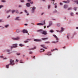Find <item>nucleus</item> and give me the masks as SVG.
I'll return each instance as SVG.
<instances>
[{
    "instance_id": "obj_1",
    "label": "nucleus",
    "mask_w": 78,
    "mask_h": 78,
    "mask_svg": "<svg viewBox=\"0 0 78 78\" xmlns=\"http://www.w3.org/2000/svg\"><path fill=\"white\" fill-rule=\"evenodd\" d=\"M10 64H8L7 65H6V68H7V69L9 68V65H12H12L15 64L14 60L11 59L10 60Z\"/></svg>"
},
{
    "instance_id": "obj_2",
    "label": "nucleus",
    "mask_w": 78,
    "mask_h": 78,
    "mask_svg": "<svg viewBox=\"0 0 78 78\" xmlns=\"http://www.w3.org/2000/svg\"><path fill=\"white\" fill-rule=\"evenodd\" d=\"M37 31H39L40 32V33L43 34H44V35H46L47 34V31H45L43 30H38Z\"/></svg>"
},
{
    "instance_id": "obj_3",
    "label": "nucleus",
    "mask_w": 78,
    "mask_h": 78,
    "mask_svg": "<svg viewBox=\"0 0 78 78\" xmlns=\"http://www.w3.org/2000/svg\"><path fill=\"white\" fill-rule=\"evenodd\" d=\"M45 21L44 20V23H37V25H39V26H41L42 25H45Z\"/></svg>"
},
{
    "instance_id": "obj_4",
    "label": "nucleus",
    "mask_w": 78,
    "mask_h": 78,
    "mask_svg": "<svg viewBox=\"0 0 78 78\" xmlns=\"http://www.w3.org/2000/svg\"><path fill=\"white\" fill-rule=\"evenodd\" d=\"M13 46H11V49H12V48H16V47H17V44H14L13 45Z\"/></svg>"
},
{
    "instance_id": "obj_5",
    "label": "nucleus",
    "mask_w": 78,
    "mask_h": 78,
    "mask_svg": "<svg viewBox=\"0 0 78 78\" xmlns=\"http://www.w3.org/2000/svg\"><path fill=\"white\" fill-rule=\"evenodd\" d=\"M23 33H27V34H28V32L27 30L24 29L23 30Z\"/></svg>"
},
{
    "instance_id": "obj_6",
    "label": "nucleus",
    "mask_w": 78,
    "mask_h": 78,
    "mask_svg": "<svg viewBox=\"0 0 78 78\" xmlns=\"http://www.w3.org/2000/svg\"><path fill=\"white\" fill-rule=\"evenodd\" d=\"M61 28V30L59 31V30H56V31H57V32H59L60 33H61V32H62V31H64L63 28L62 27Z\"/></svg>"
},
{
    "instance_id": "obj_7",
    "label": "nucleus",
    "mask_w": 78,
    "mask_h": 78,
    "mask_svg": "<svg viewBox=\"0 0 78 78\" xmlns=\"http://www.w3.org/2000/svg\"><path fill=\"white\" fill-rule=\"evenodd\" d=\"M19 39H20V37H18L16 38H12V39H13V40H18Z\"/></svg>"
},
{
    "instance_id": "obj_8",
    "label": "nucleus",
    "mask_w": 78,
    "mask_h": 78,
    "mask_svg": "<svg viewBox=\"0 0 78 78\" xmlns=\"http://www.w3.org/2000/svg\"><path fill=\"white\" fill-rule=\"evenodd\" d=\"M36 10V7H33L32 8V13H33V12H34V11L35 10Z\"/></svg>"
},
{
    "instance_id": "obj_9",
    "label": "nucleus",
    "mask_w": 78,
    "mask_h": 78,
    "mask_svg": "<svg viewBox=\"0 0 78 78\" xmlns=\"http://www.w3.org/2000/svg\"><path fill=\"white\" fill-rule=\"evenodd\" d=\"M34 41L36 42H41L42 41L41 39H34Z\"/></svg>"
},
{
    "instance_id": "obj_10",
    "label": "nucleus",
    "mask_w": 78,
    "mask_h": 78,
    "mask_svg": "<svg viewBox=\"0 0 78 78\" xmlns=\"http://www.w3.org/2000/svg\"><path fill=\"white\" fill-rule=\"evenodd\" d=\"M26 5L27 7H30L31 6V5L29 3H27L26 4Z\"/></svg>"
},
{
    "instance_id": "obj_11",
    "label": "nucleus",
    "mask_w": 78,
    "mask_h": 78,
    "mask_svg": "<svg viewBox=\"0 0 78 78\" xmlns=\"http://www.w3.org/2000/svg\"><path fill=\"white\" fill-rule=\"evenodd\" d=\"M41 47H43V48H45V49H47V48H45V45L44 44L41 45Z\"/></svg>"
},
{
    "instance_id": "obj_12",
    "label": "nucleus",
    "mask_w": 78,
    "mask_h": 78,
    "mask_svg": "<svg viewBox=\"0 0 78 78\" xmlns=\"http://www.w3.org/2000/svg\"><path fill=\"white\" fill-rule=\"evenodd\" d=\"M53 36H54V37H55V38H56V40H59V39L58 38V37H57V36H56V35H53Z\"/></svg>"
},
{
    "instance_id": "obj_13",
    "label": "nucleus",
    "mask_w": 78,
    "mask_h": 78,
    "mask_svg": "<svg viewBox=\"0 0 78 78\" xmlns=\"http://www.w3.org/2000/svg\"><path fill=\"white\" fill-rule=\"evenodd\" d=\"M55 50H58V48H55V49H53L51 50V51H55Z\"/></svg>"
},
{
    "instance_id": "obj_14",
    "label": "nucleus",
    "mask_w": 78,
    "mask_h": 78,
    "mask_svg": "<svg viewBox=\"0 0 78 78\" xmlns=\"http://www.w3.org/2000/svg\"><path fill=\"white\" fill-rule=\"evenodd\" d=\"M53 24V23H52V21H50L49 23V25L50 26H51V25H52V24Z\"/></svg>"
},
{
    "instance_id": "obj_15",
    "label": "nucleus",
    "mask_w": 78,
    "mask_h": 78,
    "mask_svg": "<svg viewBox=\"0 0 78 78\" xmlns=\"http://www.w3.org/2000/svg\"><path fill=\"white\" fill-rule=\"evenodd\" d=\"M15 20H20V19H19V17H17Z\"/></svg>"
},
{
    "instance_id": "obj_16",
    "label": "nucleus",
    "mask_w": 78,
    "mask_h": 78,
    "mask_svg": "<svg viewBox=\"0 0 78 78\" xmlns=\"http://www.w3.org/2000/svg\"><path fill=\"white\" fill-rule=\"evenodd\" d=\"M36 47H34V48H32L31 49H29V50H34V49H36Z\"/></svg>"
},
{
    "instance_id": "obj_17",
    "label": "nucleus",
    "mask_w": 78,
    "mask_h": 78,
    "mask_svg": "<svg viewBox=\"0 0 78 78\" xmlns=\"http://www.w3.org/2000/svg\"><path fill=\"white\" fill-rule=\"evenodd\" d=\"M6 51L7 52H8L9 53H8V54H10L11 53L10 52V50L9 49H7L6 50Z\"/></svg>"
},
{
    "instance_id": "obj_18",
    "label": "nucleus",
    "mask_w": 78,
    "mask_h": 78,
    "mask_svg": "<svg viewBox=\"0 0 78 78\" xmlns=\"http://www.w3.org/2000/svg\"><path fill=\"white\" fill-rule=\"evenodd\" d=\"M48 37L45 38H42V40H43L44 41H45L46 39H48Z\"/></svg>"
},
{
    "instance_id": "obj_19",
    "label": "nucleus",
    "mask_w": 78,
    "mask_h": 78,
    "mask_svg": "<svg viewBox=\"0 0 78 78\" xmlns=\"http://www.w3.org/2000/svg\"><path fill=\"white\" fill-rule=\"evenodd\" d=\"M24 11H25V12L26 13H27V16H29V13H28V12H27V11L26 10H25Z\"/></svg>"
},
{
    "instance_id": "obj_20",
    "label": "nucleus",
    "mask_w": 78,
    "mask_h": 78,
    "mask_svg": "<svg viewBox=\"0 0 78 78\" xmlns=\"http://www.w3.org/2000/svg\"><path fill=\"white\" fill-rule=\"evenodd\" d=\"M67 7H68V6H67V5H65L64 6V8H67Z\"/></svg>"
},
{
    "instance_id": "obj_21",
    "label": "nucleus",
    "mask_w": 78,
    "mask_h": 78,
    "mask_svg": "<svg viewBox=\"0 0 78 78\" xmlns=\"http://www.w3.org/2000/svg\"><path fill=\"white\" fill-rule=\"evenodd\" d=\"M52 43H54V44H56V42H58V41H57L56 42H55V41H52Z\"/></svg>"
},
{
    "instance_id": "obj_22",
    "label": "nucleus",
    "mask_w": 78,
    "mask_h": 78,
    "mask_svg": "<svg viewBox=\"0 0 78 78\" xmlns=\"http://www.w3.org/2000/svg\"><path fill=\"white\" fill-rule=\"evenodd\" d=\"M11 10H8L6 11V13H9L10 12H11Z\"/></svg>"
},
{
    "instance_id": "obj_23",
    "label": "nucleus",
    "mask_w": 78,
    "mask_h": 78,
    "mask_svg": "<svg viewBox=\"0 0 78 78\" xmlns=\"http://www.w3.org/2000/svg\"><path fill=\"white\" fill-rule=\"evenodd\" d=\"M41 50H42V51H40V52H42V51H45V50H43V49L42 48L41 49Z\"/></svg>"
},
{
    "instance_id": "obj_24",
    "label": "nucleus",
    "mask_w": 78,
    "mask_h": 78,
    "mask_svg": "<svg viewBox=\"0 0 78 78\" xmlns=\"http://www.w3.org/2000/svg\"><path fill=\"white\" fill-rule=\"evenodd\" d=\"M20 46V47H23V46H24V45L22 44H20L19 45Z\"/></svg>"
},
{
    "instance_id": "obj_25",
    "label": "nucleus",
    "mask_w": 78,
    "mask_h": 78,
    "mask_svg": "<svg viewBox=\"0 0 78 78\" xmlns=\"http://www.w3.org/2000/svg\"><path fill=\"white\" fill-rule=\"evenodd\" d=\"M16 10H12V14H14L15 12H16Z\"/></svg>"
},
{
    "instance_id": "obj_26",
    "label": "nucleus",
    "mask_w": 78,
    "mask_h": 78,
    "mask_svg": "<svg viewBox=\"0 0 78 78\" xmlns=\"http://www.w3.org/2000/svg\"><path fill=\"white\" fill-rule=\"evenodd\" d=\"M69 0H68L67 2L63 1V2H64V3H69Z\"/></svg>"
},
{
    "instance_id": "obj_27",
    "label": "nucleus",
    "mask_w": 78,
    "mask_h": 78,
    "mask_svg": "<svg viewBox=\"0 0 78 78\" xmlns=\"http://www.w3.org/2000/svg\"><path fill=\"white\" fill-rule=\"evenodd\" d=\"M44 55H48V56H50V55H51V54H44Z\"/></svg>"
},
{
    "instance_id": "obj_28",
    "label": "nucleus",
    "mask_w": 78,
    "mask_h": 78,
    "mask_svg": "<svg viewBox=\"0 0 78 78\" xmlns=\"http://www.w3.org/2000/svg\"><path fill=\"white\" fill-rule=\"evenodd\" d=\"M9 27V25H7L5 26V28H8Z\"/></svg>"
},
{
    "instance_id": "obj_29",
    "label": "nucleus",
    "mask_w": 78,
    "mask_h": 78,
    "mask_svg": "<svg viewBox=\"0 0 78 78\" xmlns=\"http://www.w3.org/2000/svg\"><path fill=\"white\" fill-rule=\"evenodd\" d=\"M49 43H50V42L49 41H46L45 42V44H49Z\"/></svg>"
},
{
    "instance_id": "obj_30",
    "label": "nucleus",
    "mask_w": 78,
    "mask_h": 78,
    "mask_svg": "<svg viewBox=\"0 0 78 78\" xmlns=\"http://www.w3.org/2000/svg\"><path fill=\"white\" fill-rule=\"evenodd\" d=\"M16 32L17 33H19V32H20V30H19L17 29L16 30Z\"/></svg>"
},
{
    "instance_id": "obj_31",
    "label": "nucleus",
    "mask_w": 78,
    "mask_h": 78,
    "mask_svg": "<svg viewBox=\"0 0 78 78\" xmlns=\"http://www.w3.org/2000/svg\"><path fill=\"white\" fill-rule=\"evenodd\" d=\"M54 31L53 30H51L50 31V32H51V33H53V32H54Z\"/></svg>"
},
{
    "instance_id": "obj_32",
    "label": "nucleus",
    "mask_w": 78,
    "mask_h": 78,
    "mask_svg": "<svg viewBox=\"0 0 78 78\" xmlns=\"http://www.w3.org/2000/svg\"><path fill=\"white\" fill-rule=\"evenodd\" d=\"M1 2H6V1L4 0H2L1 1Z\"/></svg>"
},
{
    "instance_id": "obj_33",
    "label": "nucleus",
    "mask_w": 78,
    "mask_h": 78,
    "mask_svg": "<svg viewBox=\"0 0 78 78\" xmlns=\"http://www.w3.org/2000/svg\"><path fill=\"white\" fill-rule=\"evenodd\" d=\"M70 15H71V16H73V13H70Z\"/></svg>"
},
{
    "instance_id": "obj_34",
    "label": "nucleus",
    "mask_w": 78,
    "mask_h": 78,
    "mask_svg": "<svg viewBox=\"0 0 78 78\" xmlns=\"http://www.w3.org/2000/svg\"><path fill=\"white\" fill-rule=\"evenodd\" d=\"M74 10H75V11H76V8L74 7Z\"/></svg>"
},
{
    "instance_id": "obj_35",
    "label": "nucleus",
    "mask_w": 78,
    "mask_h": 78,
    "mask_svg": "<svg viewBox=\"0 0 78 78\" xmlns=\"http://www.w3.org/2000/svg\"><path fill=\"white\" fill-rule=\"evenodd\" d=\"M75 2H76V3L78 5V0L76 1H75Z\"/></svg>"
},
{
    "instance_id": "obj_36",
    "label": "nucleus",
    "mask_w": 78,
    "mask_h": 78,
    "mask_svg": "<svg viewBox=\"0 0 78 78\" xmlns=\"http://www.w3.org/2000/svg\"><path fill=\"white\" fill-rule=\"evenodd\" d=\"M16 55H20V53H16Z\"/></svg>"
},
{
    "instance_id": "obj_37",
    "label": "nucleus",
    "mask_w": 78,
    "mask_h": 78,
    "mask_svg": "<svg viewBox=\"0 0 78 78\" xmlns=\"http://www.w3.org/2000/svg\"><path fill=\"white\" fill-rule=\"evenodd\" d=\"M57 25L58 27H59V26H60V24L59 23L57 24Z\"/></svg>"
},
{
    "instance_id": "obj_38",
    "label": "nucleus",
    "mask_w": 78,
    "mask_h": 78,
    "mask_svg": "<svg viewBox=\"0 0 78 78\" xmlns=\"http://www.w3.org/2000/svg\"><path fill=\"white\" fill-rule=\"evenodd\" d=\"M50 6H51V5H49L48 6V9H50Z\"/></svg>"
},
{
    "instance_id": "obj_39",
    "label": "nucleus",
    "mask_w": 78,
    "mask_h": 78,
    "mask_svg": "<svg viewBox=\"0 0 78 78\" xmlns=\"http://www.w3.org/2000/svg\"><path fill=\"white\" fill-rule=\"evenodd\" d=\"M16 13H17V14H18V13H19V11L16 10Z\"/></svg>"
},
{
    "instance_id": "obj_40",
    "label": "nucleus",
    "mask_w": 78,
    "mask_h": 78,
    "mask_svg": "<svg viewBox=\"0 0 78 78\" xmlns=\"http://www.w3.org/2000/svg\"><path fill=\"white\" fill-rule=\"evenodd\" d=\"M70 9H72V8L70 7L68 9V10H70Z\"/></svg>"
},
{
    "instance_id": "obj_41",
    "label": "nucleus",
    "mask_w": 78,
    "mask_h": 78,
    "mask_svg": "<svg viewBox=\"0 0 78 78\" xmlns=\"http://www.w3.org/2000/svg\"><path fill=\"white\" fill-rule=\"evenodd\" d=\"M20 63H23V62H22V60H21L20 61Z\"/></svg>"
},
{
    "instance_id": "obj_42",
    "label": "nucleus",
    "mask_w": 78,
    "mask_h": 78,
    "mask_svg": "<svg viewBox=\"0 0 78 78\" xmlns=\"http://www.w3.org/2000/svg\"><path fill=\"white\" fill-rule=\"evenodd\" d=\"M21 2H25V1H24V0H21Z\"/></svg>"
},
{
    "instance_id": "obj_43",
    "label": "nucleus",
    "mask_w": 78,
    "mask_h": 78,
    "mask_svg": "<svg viewBox=\"0 0 78 78\" xmlns=\"http://www.w3.org/2000/svg\"><path fill=\"white\" fill-rule=\"evenodd\" d=\"M25 43H27V42H28V41H24Z\"/></svg>"
},
{
    "instance_id": "obj_44",
    "label": "nucleus",
    "mask_w": 78,
    "mask_h": 78,
    "mask_svg": "<svg viewBox=\"0 0 78 78\" xmlns=\"http://www.w3.org/2000/svg\"><path fill=\"white\" fill-rule=\"evenodd\" d=\"M30 54H33V52L30 51L29 52Z\"/></svg>"
},
{
    "instance_id": "obj_45",
    "label": "nucleus",
    "mask_w": 78,
    "mask_h": 78,
    "mask_svg": "<svg viewBox=\"0 0 78 78\" xmlns=\"http://www.w3.org/2000/svg\"><path fill=\"white\" fill-rule=\"evenodd\" d=\"M30 3L31 4H33V2H31V1H30Z\"/></svg>"
},
{
    "instance_id": "obj_46",
    "label": "nucleus",
    "mask_w": 78,
    "mask_h": 78,
    "mask_svg": "<svg viewBox=\"0 0 78 78\" xmlns=\"http://www.w3.org/2000/svg\"><path fill=\"white\" fill-rule=\"evenodd\" d=\"M3 6L2 5H0V9L1 8H3Z\"/></svg>"
},
{
    "instance_id": "obj_47",
    "label": "nucleus",
    "mask_w": 78,
    "mask_h": 78,
    "mask_svg": "<svg viewBox=\"0 0 78 78\" xmlns=\"http://www.w3.org/2000/svg\"><path fill=\"white\" fill-rule=\"evenodd\" d=\"M10 17H11V16L10 15L9 16H8L7 17V18L9 19V18Z\"/></svg>"
},
{
    "instance_id": "obj_48",
    "label": "nucleus",
    "mask_w": 78,
    "mask_h": 78,
    "mask_svg": "<svg viewBox=\"0 0 78 78\" xmlns=\"http://www.w3.org/2000/svg\"><path fill=\"white\" fill-rule=\"evenodd\" d=\"M31 0H28L27 2H31Z\"/></svg>"
},
{
    "instance_id": "obj_49",
    "label": "nucleus",
    "mask_w": 78,
    "mask_h": 78,
    "mask_svg": "<svg viewBox=\"0 0 78 78\" xmlns=\"http://www.w3.org/2000/svg\"><path fill=\"white\" fill-rule=\"evenodd\" d=\"M3 22V21H2V20H0V22Z\"/></svg>"
},
{
    "instance_id": "obj_50",
    "label": "nucleus",
    "mask_w": 78,
    "mask_h": 78,
    "mask_svg": "<svg viewBox=\"0 0 78 78\" xmlns=\"http://www.w3.org/2000/svg\"><path fill=\"white\" fill-rule=\"evenodd\" d=\"M50 27V26L49 25V26H48L47 27V28H49V27Z\"/></svg>"
},
{
    "instance_id": "obj_51",
    "label": "nucleus",
    "mask_w": 78,
    "mask_h": 78,
    "mask_svg": "<svg viewBox=\"0 0 78 78\" xmlns=\"http://www.w3.org/2000/svg\"><path fill=\"white\" fill-rule=\"evenodd\" d=\"M44 29H45V28H46V26H44Z\"/></svg>"
},
{
    "instance_id": "obj_52",
    "label": "nucleus",
    "mask_w": 78,
    "mask_h": 78,
    "mask_svg": "<svg viewBox=\"0 0 78 78\" xmlns=\"http://www.w3.org/2000/svg\"><path fill=\"white\" fill-rule=\"evenodd\" d=\"M0 58H3V56H0Z\"/></svg>"
},
{
    "instance_id": "obj_53",
    "label": "nucleus",
    "mask_w": 78,
    "mask_h": 78,
    "mask_svg": "<svg viewBox=\"0 0 78 78\" xmlns=\"http://www.w3.org/2000/svg\"><path fill=\"white\" fill-rule=\"evenodd\" d=\"M19 7L20 8V7H22V5H19Z\"/></svg>"
},
{
    "instance_id": "obj_54",
    "label": "nucleus",
    "mask_w": 78,
    "mask_h": 78,
    "mask_svg": "<svg viewBox=\"0 0 78 78\" xmlns=\"http://www.w3.org/2000/svg\"><path fill=\"white\" fill-rule=\"evenodd\" d=\"M55 8H57V5H55Z\"/></svg>"
},
{
    "instance_id": "obj_55",
    "label": "nucleus",
    "mask_w": 78,
    "mask_h": 78,
    "mask_svg": "<svg viewBox=\"0 0 78 78\" xmlns=\"http://www.w3.org/2000/svg\"><path fill=\"white\" fill-rule=\"evenodd\" d=\"M22 13H23V12H20V14H22Z\"/></svg>"
},
{
    "instance_id": "obj_56",
    "label": "nucleus",
    "mask_w": 78,
    "mask_h": 78,
    "mask_svg": "<svg viewBox=\"0 0 78 78\" xmlns=\"http://www.w3.org/2000/svg\"><path fill=\"white\" fill-rule=\"evenodd\" d=\"M27 41H30L31 40V39H27Z\"/></svg>"
},
{
    "instance_id": "obj_57",
    "label": "nucleus",
    "mask_w": 78,
    "mask_h": 78,
    "mask_svg": "<svg viewBox=\"0 0 78 78\" xmlns=\"http://www.w3.org/2000/svg\"><path fill=\"white\" fill-rule=\"evenodd\" d=\"M33 58H34V59H35V56H34Z\"/></svg>"
},
{
    "instance_id": "obj_58",
    "label": "nucleus",
    "mask_w": 78,
    "mask_h": 78,
    "mask_svg": "<svg viewBox=\"0 0 78 78\" xmlns=\"http://www.w3.org/2000/svg\"><path fill=\"white\" fill-rule=\"evenodd\" d=\"M16 61L17 62H18V61H19V60H17V59H16Z\"/></svg>"
},
{
    "instance_id": "obj_59",
    "label": "nucleus",
    "mask_w": 78,
    "mask_h": 78,
    "mask_svg": "<svg viewBox=\"0 0 78 78\" xmlns=\"http://www.w3.org/2000/svg\"><path fill=\"white\" fill-rule=\"evenodd\" d=\"M57 12V10H55V12Z\"/></svg>"
},
{
    "instance_id": "obj_60",
    "label": "nucleus",
    "mask_w": 78,
    "mask_h": 78,
    "mask_svg": "<svg viewBox=\"0 0 78 78\" xmlns=\"http://www.w3.org/2000/svg\"><path fill=\"white\" fill-rule=\"evenodd\" d=\"M60 4L61 5H62V3H60Z\"/></svg>"
},
{
    "instance_id": "obj_61",
    "label": "nucleus",
    "mask_w": 78,
    "mask_h": 78,
    "mask_svg": "<svg viewBox=\"0 0 78 78\" xmlns=\"http://www.w3.org/2000/svg\"><path fill=\"white\" fill-rule=\"evenodd\" d=\"M76 29H77V30H78V27H76Z\"/></svg>"
},
{
    "instance_id": "obj_62",
    "label": "nucleus",
    "mask_w": 78,
    "mask_h": 78,
    "mask_svg": "<svg viewBox=\"0 0 78 78\" xmlns=\"http://www.w3.org/2000/svg\"><path fill=\"white\" fill-rule=\"evenodd\" d=\"M67 38H68V39H69V36H67Z\"/></svg>"
},
{
    "instance_id": "obj_63",
    "label": "nucleus",
    "mask_w": 78,
    "mask_h": 78,
    "mask_svg": "<svg viewBox=\"0 0 78 78\" xmlns=\"http://www.w3.org/2000/svg\"><path fill=\"white\" fill-rule=\"evenodd\" d=\"M44 14V13H42V14H41V15H43V14Z\"/></svg>"
},
{
    "instance_id": "obj_64",
    "label": "nucleus",
    "mask_w": 78,
    "mask_h": 78,
    "mask_svg": "<svg viewBox=\"0 0 78 78\" xmlns=\"http://www.w3.org/2000/svg\"><path fill=\"white\" fill-rule=\"evenodd\" d=\"M76 14H77V15H78V13H76Z\"/></svg>"
}]
</instances>
